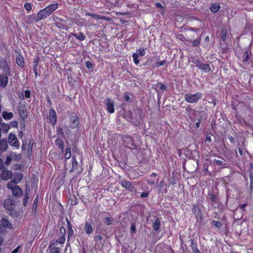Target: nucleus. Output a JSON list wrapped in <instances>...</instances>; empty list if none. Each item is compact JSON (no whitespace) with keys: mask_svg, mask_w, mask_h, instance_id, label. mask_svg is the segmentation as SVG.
I'll use <instances>...</instances> for the list:
<instances>
[{"mask_svg":"<svg viewBox=\"0 0 253 253\" xmlns=\"http://www.w3.org/2000/svg\"><path fill=\"white\" fill-rule=\"evenodd\" d=\"M12 179L8 183H12V184H16L19 183L23 179V174L20 172H16L12 173Z\"/></svg>","mask_w":253,"mask_h":253,"instance_id":"9d476101","label":"nucleus"},{"mask_svg":"<svg viewBox=\"0 0 253 253\" xmlns=\"http://www.w3.org/2000/svg\"><path fill=\"white\" fill-rule=\"evenodd\" d=\"M57 134L60 135L62 138L65 137V134L63 132V128L61 126H58L57 127Z\"/></svg>","mask_w":253,"mask_h":253,"instance_id":"79ce46f5","label":"nucleus"},{"mask_svg":"<svg viewBox=\"0 0 253 253\" xmlns=\"http://www.w3.org/2000/svg\"><path fill=\"white\" fill-rule=\"evenodd\" d=\"M177 178L175 176L172 175L169 179L170 185H175L177 183Z\"/></svg>","mask_w":253,"mask_h":253,"instance_id":"a18cd8bd","label":"nucleus"},{"mask_svg":"<svg viewBox=\"0 0 253 253\" xmlns=\"http://www.w3.org/2000/svg\"><path fill=\"white\" fill-rule=\"evenodd\" d=\"M202 96V93L199 92L195 94L186 93L184 95V99L189 103H196L201 99Z\"/></svg>","mask_w":253,"mask_h":253,"instance_id":"7ed1b4c3","label":"nucleus"},{"mask_svg":"<svg viewBox=\"0 0 253 253\" xmlns=\"http://www.w3.org/2000/svg\"><path fill=\"white\" fill-rule=\"evenodd\" d=\"M120 183L123 188L128 190L132 194L136 193V189L130 181L123 179Z\"/></svg>","mask_w":253,"mask_h":253,"instance_id":"39448f33","label":"nucleus"},{"mask_svg":"<svg viewBox=\"0 0 253 253\" xmlns=\"http://www.w3.org/2000/svg\"><path fill=\"white\" fill-rule=\"evenodd\" d=\"M0 69L4 73L10 74V69L6 61L2 58L0 59Z\"/></svg>","mask_w":253,"mask_h":253,"instance_id":"9b49d317","label":"nucleus"},{"mask_svg":"<svg viewBox=\"0 0 253 253\" xmlns=\"http://www.w3.org/2000/svg\"><path fill=\"white\" fill-rule=\"evenodd\" d=\"M133 62L135 64L138 65L139 63V59L138 58V54L136 53H133L132 55Z\"/></svg>","mask_w":253,"mask_h":253,"instance_id":"a19ab883","label":"nucleus"},{"mask_svg":"<svg viewBox=\"0 0 253 253\" xmlns=\"http://www.w3.org/2000/svg\"><path fill=\"white\" fill-rule=\"evenodd\" d=\"M160 225H161L160 220L158 217H157V218H156L155 219L153 223V224H152L153 228L155 231H157L159 229V228L160 227Z\"/></svg>","mask_w":253,"mask_h":253,"instance_id":"c756f323","label":"nucleus"},{"mask_svg":"<svg viewBox=\"0 0 253 253\" xmlns=\"http://www.w3.org/2000/svg\"><path fill=\"white\" fill-rule=\"evenodd\" d=\"M252 55V52L250 50V51L248 50H246L243 53V55L239 58V60H240L243 63H249L250 60V55Z\"/></svg>","mask_w":253,"mask_h":253,"instance_id":"aec40b11","label":"nucleus"},{"mask_svg":"<svg viewBox=\"0 0 253 253\" xmlns=\"http://www.w3.org/2000/svg\"><path fill=\"white\" fill-rule=\"evenodd\" d=\"M220 8V6L218 3H214L211 4L210 10L213 13L217 12Z\"/></svg>","mask_w":253,"mask_h":253,"instance_id":"2f4dec72","label":"nucleus"},{"mask_svg":"<svg viewBox=\"0 0 253 253\" xmlns=\"http://www.w3.org/2000/svg\"><path fill=\"white\" fill-rule=\"evenodd\" d=\"M8 75L10 74L5 73L0 75V87L4 88L7 86L8 82Z\"/></svg>","mask_w":253,"mask_h":253,"instance_id":"ddd939ff","label":"nucleus"},{"mask_svg":"<svg viewBox=\"0 0 253 253\" xmlns=\"http://www.w3.org/2000/svg\"><path fill=\"white\" fill-rule=\"evenodd\" d=\"M210 200L212 202H216L218 199L217 197L214 193H209L208 194Z\"/></svg>","mask_w":253,"mask_h":253,"instance_id":"e433bc0d","label":"nucleus"},{"mask_svg":"<svg viewBox=\"0 0 253 253\" xmlns=\"http://www.w3.org/2000/svg\"><path fill=\"white\" fill-rule=\"evenodd\" d=\"M7 188L11 190L12 195L17 198H20L23 195V191L22 189L16 184H12V183H7Z\"/></svg>","mask_w":253,"mask_h":253,"instance_id":"20e7f679","label":"nucleus"},{"mask_svg":"<svg viewBox=\"0 0 253 253\" xmlns=\"http://www.w3.org/2000/svg\"><path fill=\"white\" fill-rule=\"evenodd\" d=\"M24 96L25 98L29 99L31 97V91L29 90H26L24 91Z\"/></svg>","mask_w":253,"mask_h":253,"instance_id":"6e6d98bb","label":"nucleus"},{"mask_svg":"<svg viewBox=\"0 0 253 253\" xmlns=\"http://www.w3.org/2000/svg\"><path fill=\"white\" fill-rule=\"evenodd\" d=\"M250 188L251 189V191H252V190L253 189V175L252 174L250 175Z\"/></svg>","mask_w":253,"mask_h":253,"instance_id":"052dcab7","label":"nucleus"},{"mask_svg":"<svg viewBox=\"0 0 253 253\" xmlns=\"http://www.w3.org/2000/svg\"><path fill=\"white\" fill-rule=\"evenodd\" d=\"M84 228L87 234H91L93 231L92 221L91 220L90 221H86L85 222Z\"/></svg>","mask_w":253,"mask_h":253,"instance_id":"6ab92c4d","label":"nucleus"},{"mask_svg":"<svg viewBox=\"0 0 253 253\" xmlns=\"http://www.w3.org/2000/svg\"><path fill=\"white\" fill-rule=\"evenodd\" d=\"M10 127L17 128L18 126V123L17 121H12L10 123Z\"/></svg>","mask_w":253,"mask_h":253,"instance_id":"864d4df0","label":"nucleus"},{"mask_svg":"<svg viewBox=\"0 0 253 253\" xmlns=\"http://www.w3.org/2000/svg\"><path fill=\"white\" fill-rule=\"evenodd\" d=\"M102 238V236L100 234L96 235L94 237V240L95 241H96V242H97L101 240Z\"/></svg>","mask_w":253,"mask_h":253,"instance_id":"bf43d9fd","label":"nucleus"},{"mask_svg":"<svg viewBox=\"0 0 253 253\" xmlns=\"http://www.w3.org/2000/svg\"><path fill=\"white\" fill-rule=\"evenodd\" d=\"M17 110L20 116L23 120L27 118L28 114L25 105L19 106Z\"/></svg>","mask_w":253,"mask_h":253,"instance_id":"dca6fc26","label":"nucleus"},{"mask_svg":"<svg viewBox=\"0 0 253 253\" xmlns=\"http://www.w3.org/2000/svg\"><path fill=\"white\" fill-rule=\"evenodd\" d=\"M11 156H7L6 158V161L4 163V164L7 166H9L11 163Z\"/></svg>","mask_w":253,"mask_h":253,"instance_id":"680f3d73","label":"nucleus"},{"mask_svg":"<svg viewBox=\"0 0 253 253\" xmlns=\"http://www.w3.org/2000/svg\"><path fill=\"white\" fill-rule=\"evenodd\" d=\"M8 142L11 146L16 147L17 149L19 148V142L16 137V136L14 134L10 133L8 135Z\"/></svg>","mask_w":253,"mask_h":253,"instance_id":"0eeeda50","label":"nucleus"},{"mask_svg":"<svg viewBox=\"0 0 253 253\" xmlns=\"http://www.w3.org/2000/svg\"><path fill=\"white\" fill-rule=\"evenodd\" d=\"M190 241V247L193 253H202L198 249L197 244L196 242H194V240L193 239H191Z\"/></svg>","mask_w":253,"mask_h":253,"instance_id":"a878e982","label":"nucleus"},{"mask_svg":"<svg viewBox=\"0 0 253 253\" xmlns=\"http://www.w3.org/2000/svg\"><path fill=\"white\" fill-rule=\"evenodd\" d=\"M80 125V118L79 117L74 115L73 113L71 115L69 118V126L72 129H75L79 127Z\"/></svg>","mask_w":253,"mask_h":253,"instance_id":"423d86ee","label":"nucleus"},{"mask_svg":"<svg viewBox=\"0 0 253 253\" xmlns=\"http://www.w3.org/2000/svg\"><path fill=\"white\" fill-rule=\"evenodd\" d=\"M85 16H87V15L89 16L94 19L104 20L107 21H110L111 20V18L110 17H106V16H103V15H98V14L91 13L89 12H86L85 14Z\"/></svg>","mask_w":253,"mask_h":253,"instance_id":"2eb2a0df","label":"nucleus"},{"mask_svg":"<svg viewBox=\"0 0 253 253\" xmlns=\"http://www.w3.org/2000/svg\"><path fill=\"white\" fill-rule=\"evenodd\" d=\"M49 250V253H61L60 249L59 248H53Z\"/></svg>","mask_w":253,"mask_h":253,"instance_id":"5fc2aeb1","label":"nucleus"},{"mask_svg":"<svg viewBox=\"0 0 253 253\" xmlns=\"http://www.w3.org/2000/svg\"><path fill=\"white\" fill-rule=\"evenodd\" d=\"M0 177L3 180H7L9 178H11L12 176V172L11 170H8L4 169L1 170Z\"/></svg>","mask_w":253,"mask_h":253,"instance_id":"4468645a","label":"nucleus"},{"mask_svg":"<svg viewBox=\"0 0 253 253\" xmlns=\"http://www.w3.org/2000/svg\"><path fill=\"white\" fill-rule=\"evenodd\" d=\"M49 15L47 13L46 11L44 8L40 10L37 14V16L36 18V21L38 22L42 19H45Z\"/></svg>","mask_w":253,"mask_h":253,"instance_id":"f3484780","label":"nucleus"},{"mask_svg":"<svg viewBox=\"0 0 253 253\" xmlns=\"http://www.w3.org/2000/svg\"><path fill=\"white\" fill-rule=\"evenodd\" d=\"M16 62L19 67L21 68L24 67L25 63L23 57L22 56V55L19 54L18 55H16Z\"/></svg>","mask_w":253,"mask_h":253,"instance_id":"b1692460","label":"nucleus"},{"mask_svg":"<svg viewBox=\"0 0 253 253\" xmlns=\"http://www.w3.org/2000/svg\"><path fill=\"white\" fill-rule=\"evenodd\" d=\"M138 52V54L141 56H143L145 55V48L143 47H139V48L137 50Z\"/></svg>","mask_w":253,"mask_h":253,"instance_id":"49530a36","label":"nucleus"},{"mask_svg":"<svg viewBox=\"0 0 253 253\" xmlns=\"http://www.w3.org/2000/svg\"><path fill=\"white\" fill-rule=\"evenodd\" d=\"M200 69L207 73L210 72L211 70L210 65L208 63H203Z\"/></svg>","mask_w":253,"mask_h":253,"instance_id":"f704fd0d","label":"nucleus"},{"mask_svg":"<svg viewBox=\"0 0 253 253\" xmlns=\"http://www.w3.org/2000/svg\"><path fill=\"white\" fill-rule=\"evenodd\" d=\"M192 211L197 219L198 218L200 219H202V212L199 204H195L193 206Z\"/></svg>","mask_w":253,"mask_h":253,"instance_id":"6e6552de","label":"nucleus"},{"mask_svg":"<svg viewBox=\"0 0 253 253\" xmlns=\"http://www.w3.org/2000/svg\"><path fill=\"white\" fill-rule=\"evenodd\" d=\"M227 35H228L227 31L225 29H222L221 32L220 38H221V39L223 41H225L226 40Z\"/></svg>","mask_w":253,"mask_h":253,"instance_id":"58836bf2","label":"nucleus"},{"mask_svg":"<svg viewBox=\"0 0 253 253\" xmlns=\"http://www.w3.org/2000/svg\"><path fill=\"white\" fill-rule=\"evenodd\" d=\"M55 25L59 29L68 31L72 25V22L68 19H63L55 16L52 17Z\"/></svg>","mask_w":253,"mask_h":253,"instance_id":"f257e3e1","label":"nucleus"},{"mask_svg":"<svg viewBox=\"0 0 253 253\" xmlns=\"http://www.w3.org/2000/svg\"><path fill=\"white\" fill-rule=\"evenodd\" d=\"M0 128L1 129V132L2 131L4 133H7L10 129V126L8 124L2 123Z\"/></svg>","mask_w":253,"mask_h":253,"instance_id":"72a5a7b5","label":"nucleus"},{"mask_svg":"<svg viewBox=\"0 0 253 253\" xmlns=\"http://www.w3.org/2000/svg\"><path fill=\"white\" fill-rule=\"evenodd\" d=\"M24 7L27 11H30L32 9V4L26 2L24 4Z\"/></svg>","mask_w":253,"mask_h":253,"instance_id":"4d7b16f0","label":"nucleus"},{"mask_svg":"<svg viewBox=\"0 0 253 253\" xmlns=\"http://www.w3.org/2000/svg\"><path fill=\"white\" fill-rule=\"evenodd\" d=\"M38 202V196H37L35 199V200L34 201V202H33V206H32V212L34 213V214H35L36 213Z\"/></svg>","mask_w":253,"mask_h":253,"instance_id":"4c0bfd02","label":"nucleus"},{"mask_svg":"<svg viewBox=\"0 0 253 253\" xmlns=\"http://www.w3.org/2000/svg\"><path fill=\"white\" fill-rule=\"evenodd\" d=\"M56 242L60 244H63L65 242V237L64 236H61L56 240Z\"/></svg>","mask_w":253,"mask_h":253,"instance_id":"de8ad7c7","label":"nucleus"},{"mask_svg":"<svg viewBox=\"0 0 253 253\" xmlns=\"http://www.w3.org/2000/svg\"><path fill=\"white\" fill-rule=\"evenodd\" d=\"M70 35L75 37L77 40L80 41H84L85 38L84 34L82 32H79L78 33H71Z\"/></svg>","mask_w":253,"mask_h":253,"instance_id":"cd10ccee","label":"nucleus"},{"mask_svg":"<svg viewBox=\"0 0 253 253\" xmlns=\"http://www.w3.org/2000/svg\"><path fill=\"white\" fill-rule=\"evenodd\" d=\"M8 147L7 141L6 138H3L0 140V151L1 152L5 151Z\"/></svg>","mask_w":253,"mask_h":253,"instance_id":"4be33fe9","label":"nucleus"},{"mask_svg":"<svg viewBox=\"0 0 253 253\" xmlns=\"http://www.w3.org/2000/svg\"><path fill=\"white\" fill-rule=\"evenodd\" d=\"M193 63H194V64H196V66L197 67H198L199 69L200 68H201V67L202 66V65L203 64V63L202 62V61L199 59H195V61H193Z\"/></svg>","mask_w":253,"mask_h":253,"instance_id":"8fccbe9b","label":"nucleus"},{"mask_svg":"<svg viewBox=\"0 0 253 253\" xmlns=\"http://www.w3.org/2000/svg\"><path fill=\"white\" fill-rule=\"evenodd\" d=\"M3 206L10 216H14L17 215V211L15 210V203L13 199L7 198L4 202Z\"/></svg>","mask_w":253,"mask_h":253,"instance_id":"f03ea898","label":"nucleus"},{"mask_svg":"<svg viewBox=\"0 0 253 253\" xmlns=\"http://www.w3.org/2000/svg\"><path fill=\"white\" fill-rule=\"evenodd\" d=\"M193 63H194V64H196V66L197 67H198L199 69L200 68H201V67L202 66V65L203 64V63L202 62V61L199 59H195V61H193Z\"/></svg>","mask_w":253,"mask_h":253,"instance_id":"09e8293b","label":"nucleus"},{"mask_svg":"<svg viewBox=\"0 0 253 253\" xmlns=\"http://www.w3.org/2000/svg\"><path fill=\"white\" fill-rule=\"evenodd\" d=\"M72 168L70 170V172H73L74 171L78 169L79 167V165L77 160L76 155L73 154L71 157Z\"/></svg>","mask_w":253,"mask_h":253,"instance_id":"a211bd4d","label":"nucleus"},{"mask_svg":"<svg viewBox=\"0 0 253 253\" xmlns=\"http://www.w3.org/2000/svg\"><path fill=\"white\" fill-rule=\"evenodd\" d=\"M58 5L59 4L57 3L50 4L47 6L45 7L44 9L49 16L52 13V12H53L58 8Z\"/></svg>","mask_w":253,"mask_h":253,"instance_id":"412c9836","label":"nucleus"},{"mask_svg":"<svg viewBox=\"0 0 253 253\" xmlns=\"http://www.w3.org/2000/svg\"><path fill=\"white\" fill-rule=\"evenodd\" d=\"M85 65L86 68L89 69L93 68V65L92 63L89 61L85 62Z\"/></svg>","mask_w":253,"mask_h":253,"instance_id":"774afa93","label":"nucleus"},{"mask_svg":"<svg viewBox=\"0 0 253 253\" xmlns=\"http://www.w3.org/2000/svg\"><path fill=\"white\" fill-rule=\"evenodd\" d=\"M56 241H51L49 243L48 248L51 249L53 248H56Z\"/></svg>","mask_w":253,"mask_h":253,"instance_id":"13d9d810","label":"nucleus"},{"mask_svg":"<svg viewBox=\"0 0 253 253\" xmlns=\"http://www.w3.org/2000/svg\"><path fill=\"white\" fill-rule=\"evenodd\" d=\"M13 114L12 112H8L7 111H3L2 113V118L5 120H8L13 117Z\"/></svg>","mask_w":253,"mask_h":253,"instance_id":"7c9ffc66","label":"nucleus"},{"mask_svg":"<svg viewBox=\"0 0 253 253\" xmlns=\"http://www.w3.org/2000/svg\"><path fill=\"white\" fill-rule=\"evenodd\" d=\"M29 200V196L27 195H25L24 199H23V205L24 207H26L27 205L28 202Z\"/></svg>","mask_w":253,"mask_h":253,"instance_id":"69168bd1","label":"nucleus"},{"mask_svg":"<svg viewBox=\"0 0 253 253\" xmlns=\"http://www.w3.org/2000/svg\"><path fill=\"white\" fill-rule=\"evenodd\" d=\"M103 223L106 225L109 226L112 224L113 218L112 217H105L102 219Z\"/></svg>","mask_w":253,"mask_h":253,"instance_id":"473e14b6","label":"nucleus"},{"mask_svg":"<svg viewBox=\"0 0 253 253\" xmlns=\"http://www.w3.org/2000/svg\"><path fill=\"white\" fill-rule=\"evenodd\" d=\"M33 145H34V142H33V139H30V140L29 141L28 145V147H27V158H30L32 154Z\"/></svg>","mask_w":253,"mask_h":253,"instance_id":"5701e85b","label":"nucleus"},{"mask_svg":"<svg viewBox=\"0 0 253 253\" xmlns=\"http://www.w3.org/2000/svg\"><path fill=\"white\" fill-rule=\"evenodd\" d=\"M186 112L187 113V115L191 118V114H192L193 115L195 113V110L193 109H192L190 106H187L185 108Z\"/></svg>","mask_w":253,"mask_h":253,"instance_id":"c9c22d12","label":"nucleus"},{"mask_svg":"<svg viewBox=\"0 0 253 253\" xmlns=\"http://www.w3.org/2000/svg\"><path fill=\"white\" fill-rule=\"evenodd\" d=\"M166 63V60H164L161 61H158L155 64L153 65V68H159L160 66L164 65Z\"/></svg>","mask_w":253,"mask_h":253,"instance_id":"37998d69","label":"nucleus"},{"mask_svg":"<svg viewBox=\"0 0 253 253\" xmlns=\"http://www.w3.org/2000/svg\"><path fill=\"white\" fill-rule=\"evenodd\" d=\"M1 222V224L4 228H7L9 229H12V224L10 223V222L8 221V220L7 218H6L5 217L2 218Z\"/></svg>","mask_w":253,"mask_h":253,"instance_id":"bb28decb","label":"nucleus"},{"mask_svg":"<svg viewBox=\"0 0 253 253\" xmlns=\"http://www.w3.org/2000/svg\"><path fill=\"white\" fill-rule=\"evenodd\" d=\"M155 6L159 8H160L162 10V13H164L165 10V7L161 3H160L159 2H156Z\"/></svg>","mask_w":253,"mask_h":253,"instance_id":"603ef678","label":"nucleus"},{"mask_svg":"<svg viewBox=\"0 0 253 253\" xmlns=\"http://www.w3.org/2000/svg\"><path fill=\"white\" fill-rule=\"evenodd\" d=\"M211 133H208L206 134V138H205V142H211Z\"/></svg>","mask_w":253,"mask_h":253,"instance_id":"0e129e2a","label":"nucleus"},{"mask_svg":"<svg viewBox=\"0 0 253 253\" xmlns=\"http://www.w3.org/2000/svg\"><path fill=\"white\" fill-rule=\"evenodd\" d=\"M63 157L65 159V162L72 157L71 151L70 148H66L65 150L63 149Z\"/></svg>","mask_w":253,"mask_h":253,"instance_id":"393cba45","label":"nucleus"},{"mask_svg":"<svg viewBox=\"0 0 253 253\" xmlns=\"http://www.w3.org/2000/svg\"><path fill=\"white\" fill-rule=\"evenodd\" d=\"M55 144L61 150V152H63V149H64V143L62 139H56L55 140Z\"/></svg>","mask_w":253,"mask_h":253,"instance_id":"c85d7f7f","label":"nucleus"},{"mask_svg":"<svg viewBox=\"0 0 253 253\" xmlns=\"http://www.w3.org/2000/svg\"><path fill=\"white\" fill-rule=\"evenodd\" d=\"M156 86L158 87L162 90H166L167 89V87L166 85L163 83H158L156 84Z\"/></svg>","mask_w":253,"mask_h":253,"instance_id":"3c124183","label":"nucleus"},{"mask_svg":"<svg viewBox=\"0 0 253 253\" xmlns=\"http://www.w3.org/2000/svg\"><path fill=\"white\" fill-rule=\"evenodd\" d=\"M124 99L127 102H130V98L128 95V94L127 92H125L124 94Z\"/></svg>","mask_w":253,"mask_h":253,"instance_id":"338daca9","label":"nucleus"},{"mask_svg":"<svg viewBox=\"0 0 253 253\" xmlns=\"http://www.w3.org/2000/svg\"><path fill=\"white\" fill-rule=\"evenodd\" d=\"M247 203H244L239 205L238 207L242 211H245V208L247 206Z\"/></svg>","mask_w":253,"mask_h":253,"instance_id":"e2e57ef3","label":"nucleus"},{"mask_svg":"<svg viewBox=\"0 0 253 253\" xmlns=\"http://www.w3.org/2000/svg\"><path fill=\"white\" fill-rule=\"evenodd\" d=\"M211 224L218 229H220L222 227V223L219 221L212 220Z\"/></svg>","mask_w":253,"mask_h":253,"instance_id":"ea45409f","label":"nucleus"},{"mask_svg":"<svg viewBox=\"0 0 253 253\" xmlns=\"http://www.w3.org/2000/svg\"><path fill=\"white\" fill-rule=\"evenodd\" d=\"M49 120L50 123L54 126L57 122V115L55 111L53 108L49 110Z\"/></svg>","mask_w":253,"mask_h":253,"instance_id":"f8f14e48","label":"nucleus"},{"mask_svg":"<svg viewBox=\"0 0 253 253\" xmlns=\"http://www.w3.org/2000/svg\"><path fill=\"white\" fill-rule=\"evenodd\" d=\"M105 103L107 111L110 114L114 113L115 112L114 101L109 98H106L105 100Z\"/></svg>","mask_w":253,"mask_h":253,"instance_id":"1a4fd4ad","label":"nucleus"},{"mask_svg":"<svg viewBox=\"0 0 253 253\" xmlns=\"http://www.w3.org/2000/svg\"><path fill=\"white\" fill-rule=\"evenodd\" d=\"M201 38L199 37L194 40L192 42V46L193 47H196L199 45L201 42Z\"/></svg>","mask_w":253,"mask_h":253,"instance_id":"c03bdc74","label":"nucleus"}]
</instances>
